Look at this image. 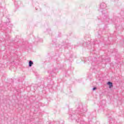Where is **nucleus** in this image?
<instances>
[{
	"label": "nucleus",
	"instance_id": "obj_1",
	"mask_svg": "<svg viewBox=\"0 0 124 124\" xmlns=\"http://www.w3.org/2000/svg\"><path fill=\"white\" fill-rule=\"evenodd\" d=\"M107 5L105 3H102L100 5L101 9H105L106 8Z\"/></svg>",
	"mask_w": 124,
	"mask_h": 124
},
{
	"label": "nucleus",
	"instance_id": "obj_2",
	"mask_svg": "<svg viewBox=\"0 0 124 124\" xmlns=\"http://www.w3.org/2000/svg\"><path fill=\"white\" fill-rule=\"evenodd\" d=\"M107 85L109 86L108 87L109 89H111V88H113V83L111 81H108L107 83Z\"/></svg>",
	"mask_w": 124,
	"mask_h": 124
},
{
	"label": "nucleus",
	"instance_id": "obj_3",
	"mask_svg": "<svg viewBox=\"0 0 124 124\" xmlns=\"http://www.w3.org/2000/svg\"><path fill=\"white\" fill-rule=\"evenodd\" d=\"M54 83L53 80H51L49 84L47 85L48 87H50V88H53V86H54Z\"/></svg>",
	"mask_w": 124,
	"mask_h": 124
},
{
	"label": "nucleus",
	"instance_id": "obj_4",
	"mask_svg": "<svg viewBox=\"0 0 124 124\" xmlns=\"http://www.w3.org/2000/svg\"><path fill=\"white\" fill-rule=\"evenodd\" d=\"M33 64V62L31 61H30L29 62V67H31V66Z\"/></svg>",
	"mask_w": 124,
	"mask_h": 124
},
{
	"label": "nucleus",
	"instance_id": "obj_5",
	"mask_svg": "<svg viewBox=\"0 0 124 124\" xmlns=\"http://www.w3.org/2000/svg\"><path fill=\"white\" fill-rule=\"evenodd\" d=\"M80 111L81 113H86V112H87V109H86V108L84 109V108H82Z\"/></svg>",
	"mask_w": 124,
	"mask_h": 124
},
{
	"label": "nucleus",
	"instance_id": "obj_6",
	"mask_svg": "<svg viewBox=\"0 0 124 124\" xmlns=\"http://www.w3.org/2000/svg\"><path fill=\"white\" fill-rule=\"evenodd\" d=\"M56 75V74L54 72H51L50 73V76L51 77H55V76Z\"/></svg>",
	"mask_w": 124,
	"mask_h": 124
},
{
	"label": "nucleus",
	"instance_id": "obj_7",
	"mask_svg": "<svg viewBox=\"0 0 124 124\" xmlns=\"http://www.w3.org/2000/svg\"><path fill=\"white\" fill-rule=\"evenodd\" d=\"M75 115V111H74V112H72V113H71V114H70V119H73V118H72V115Z\"/></svg>",
	"mask_w": 124,
	"mask_h": 124
},
{
	"label": "nucleus",
	"instance_id": "obj_8",
	"mask_svg": "<svg viewBox=\"0 0 124 124\" xmlns=\"http://www.w3.org/2000/svg\"><path fill=\"white\" fill-rule=\"evenodd\" d=\"M80 124H85L86 123H85V122H84V121H80Z\"/></svg>",
	"mask_w": 124,
	"mask_h": 124
},
{
	"label": "nucleus",
	"instance_id": "obj_9",
	"mask_svg": "<svg viewBox=\"0 0 124 124\" xmlns=\"http://www.w3.org/2000/svg\"><path fill=\"white\" fill-rule=\"evenodd\" d=\"M102 13H103V16H104L105 18H106V15H105V13L103 12V11H102Z\"/></svg>",
	"mask_w": 124,
	"mask_h": 124
},
{
	"label": "nucleus",
	"instance_id": "obj_10",
	"mask_svg": "<svg viewBox=\"0 0 124 124\" xmlns=\"http://www.w3.org/2000/svg\"><path fill=\"white\" fill-rule=\"evenodd\" d=\"M96 87H94L93 88V91H95V90H96Z\"/></svg>",
	"mask_w": 124,
	"mask_h": 124
},
{
	"label": "nucleus",
	"instance_id": "obj_11",
	"mask_svg": "<svg viewBox=\"0 0 124 124\" xmlns=\"http://www.w3.org/2000/svg\"><path fill=\"white\" fill-rule=\"evenodd\" d=\"M116 52H118V50L117 49H114V50L112 51V53H115Z\"/></svg>",
	"mask_w": 124,
	"mask_h": 124
},
{
	"label": "nucleus",
	"instance_id": "obj_12",
	"mask_svg": "<svg viewBox=\"0 0 124 124\" xmlns=\"http://www.w3.org/2000/svg\"><path fill=\"white\" fill-rule=\"evenodd\" d=\"M79 121H80V120L78 119V120H76V122H77V123H78H78H79Z\"/></svg>",
	"mask_w": 124,
	"mask_h": 124
},
{
	"label": "nucleus",
	"instance_id": "obj_13",
	"mask_svg": "<svg viewBox=\"0 0 124 124\" xmlns=\"http://www.w3.org/2000/svg\"><path fill=\"white\" fill-rule=\"evenodd\" d=\"M80 107H78L79 109H80Z\"/></svg>",
	"mask_w": 124,
	"mask_h": 124
},
{
	"label": "nucleus",
	"instance_id": "obj_14",
	"mask_svg": "<svg viewBox=\"0 0 124 124\" xmlns=\"http://www.w3.org/2000/svg\"><path fill=\"white\" fill-rule=\"evenodd\" d=\"M46 79H48V78H46Z\"/></svg>",
	"mask_w": 124,
	"mask_h": 124
}]
</instances>
